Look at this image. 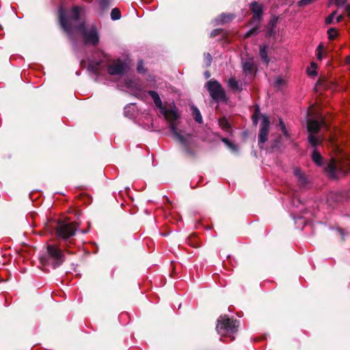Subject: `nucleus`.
Wrapping results in <instances>:
<instances>
[{"label": "nucleus", "mask_w": 350, "mask_h": 350, "mask_svg": "<svg viewBox=\"0 0 350 350\" xmlns=\"http://www.w3.org/2000/svg\"><path fill=\"white\" fill-rule=\"evenodd\" d=\"M82 13L83 9L81 7L72 8L68 15L60 8L59 15L61 26L68 34L79 32L86 44L96 45L99 42L97 29L93 25H85Z\"/></svg>", "instance_id": "nucleus-1"}, {"label": "nucleus", "mask_w": 350, "mask_h": 350, "mask_svg": "<svg viewBox=\"0 0 350 350\" xmlns=\"http://www.w3.org/2000/svg\"><path fill=\"white\" fill-rule=\"evenodd\" d=\"M148 94L153 100L155 105L160 110V113L164 116L165 119L169 123V127L174 137L184 147L185 151L191 154L189 146L192 144V136L189 134H183L181 131H178L176 125V121L180 117L178 109L174 103L169 105L168 107L163 105L159 95L154 91H149Z\"/></svg>", "instance_id": "nucleus-2"}, {"label": "nucleus", "mask_w": 350, "mask_h": 350, "mask_svg": "<svg viewBox=\"0 0 350 350\" xmlns=\"http://www.w3.org/2000/svg\"><path fill=\"white\" fill-rule=\"evenodd\" d=\"M126 64L120 59H109L105 55H102L99 61L89 60L88 69L95 75H101L103 72L111 76H122L126 72Z\"/></svg>", "instance_id": "nucleus-3"}, {"label": "nucleus", "mask_w": 350, "mask_h": 350, "mask_svg": "<svg viewBox=\"0 0 350 350\" xmlns=\"http://www.w3.org/2000/svg\"><path fill=\"white\" fill-rule=\"evenodd\" d=\"M216 327L217 333L221 336L228 337L230 340L234 338V334L237 332L239 327V321L230 319L226 316H221Z\"/></svg>", "instance_id": "nucleus-4"}, {"label": "nucleus", "mask_w": 350, "mask_h": 350, "mask_svg": "<svg viewBox=\"0 0 350 350\" xmlns=\"http://www.w3.org/2000/svg\"><path fill=\"white\" fill-rule=\"evenodd\" d=\"M310 115L309 111H308V116L309 117ZM323 122L322 121H319L316 120H312L308 118V131L309 132L308 140L310 144L316 147L319 145L322 139H320L317 136V133H318L320 127L323 125Z\"/></svg>", "instance_id": "nucleus-5"}, {"label": "nucleus", "mask_w": 350, "mask_h": 350, "mask_svg": "<svg viewBox=\"0 0 350 350\" xmlns=\"http://www.w3.org/2000/svg\"><path fill=\"white\" fill-rule=\"evenodd\" d=\"M57 235L63 239H68L74 236L76 232V227L73 223H67L64 221H59L55 226Z\"/></svg>", "instance_id": "nucleus-6"}, {"label": "nucleus", "mask_w": 350, "mask_h": 350, "mask_svg": "<svg viewBox=\"0 0 350 350\" xmlns=\"http://www.w3.org/2000/svg\"><path fill=\"white\" fill-rule=\"evenodd\" d=\"M207 90L212 98L217 101L223 100L226 98V94L221 84L217 81L210 80L206 83Z\"/></svg>", "instance_id": "nucleus-7"}, {"label": "nucleus", "mask_w": 350, "mask_h": 350, "mask_svg": "<svg viewBox=\"0 0 350 350\" xmlns=\"http://www.w3.org/2000/svg\"><path fill=\"white\" fill-rule=\"evenodd\" d=\"M47 252L49 256L54 260L55 267L61 265L64 261L63 252L57 247L49 245L47 246Z\"/></svg>", "instance_id": "nucleus-8"}, {"label": "nucleus", "mask_w": 350, "mask_h": 350, "mask_svg": "<svg viewBox=\"0 0 350 350\" xmlns=\"http://www.w3.org/2000/svg\"><path fill=\"white\" fill-rule=\"evenodd\" d=\"M270 122L269 118L266 115L262 116V122L258 135V142L264 144L267 141Z\"/></svg>", "instance_id": "nucleus-9"}, {"label": "nucleus", "mask_w": 350, "mask_h": 350, "mask_svg": "<svg viewBox=\"0 0 350 350\" xmlns=\"http://www.w3.org/2000/svg\"><path fill=\"white\" fill-rule=\"evenodd\" d=\"M325 172L332 178H337V173H344L342 170L339 169L336 161L334 159H332L325 167Z\"/></svg>", "instance_id": "nucleus-10"}, {"label": "nucleus", "mask_w": 350, "mask_h": 350, "mask_svg": "<svg viewBox=\"0 0 350 350\" xmlns=\"http://www.w3.org/2000/svg\"><path fill=\"white\" fill-rule=\"evenodd\" d=\"M251 10L253 13V23H259L262 14V5L257 2H252L251 4Z\"/></svg>", "instance_id": "nucleus-11"}, {"label": "nucleus", "mask_w": 350, "mask_h": 350, "mask_svg": "<svg viewBox=\"0 0 350 350\" xmlns=\"http://www.w3.org/2000/svg\"><path fill=\"white\" fill-rule=\"evenodd\" d=\"M242 68L246 75L252 74L255 70L253 58L250 57L243 61Z\"/></svg>", "instance_id": "nucleus-12"}, {"label": "nucleus", "mask_w": 350, "mask_h": 350, "mask_svg": "<svg viewBox=\"0 0 350 350\" xmlns=\"http://www.w3.org/2000/svg\"><path fill=\"white\" fill-rule=\"evenodd\" d=\"M228 85L234 91L240 92L242 90V85L233 77L228 79Z\"/></svg>", "instance_id": "nucleus-13"}, {"label": "nucleus", "mask_w": 350, "mask_h": 350, "mask_svg": "<svg viewBox=\"0 0 350 350\" xmlns=\"http://www.w3.org/2000/svg\"><path fill=\"white\" fill-rule=\"evenodd\" d=\"M294 174L297 177L298 181L301 186H304L307 183V178L301 171L298 168L294 169Z\"/></svg>", "instance_id": "nucleus-14"}, {"label": "nucleus", "mask_w": 350, "mask_h": 350, "mask_svg": "<svg viewBox=\"0 0 350 350\" xmlns=\"http://www.w3.org/2000/svg\"><path fill=\"white\" fill-rule=\"evenodd\" d=\"M234 18V16L231 14H221L217 18L215 19L217 23H226Z\"/></svg>", "instance_id": "nucleus-15"}, {"label": "nucleus", "mask_w": 350, "mask_h": 350, "mask_svg": "<svg viewBox=\"0 0 350 350\" xmlns=\"http://www.w3.org/2000/svg\"><path fill=\"white\" fill-rule=\"evenodd\" d=\"M267 47L265 45L260 46V55L263 62H265L266 64H268V63L269 62V58L267 55Z\"/></svg>", "instance_id": "nucleus-16"}, {"label": "nucleus", "mask_w": 350, "mask_h": 350, "mask_svg": "<svg viewBox=\"0 0 350 350\" xmlns=\"http://www.w3.org/2000/svg\"><path fill=\"white\" fill-rule=\"evenodd\" d=\"M312 159L313 161L317 165H321L322 161H323V157L321 156L319 152L317 151L316 149H314L312 154Z\"/></svg>", "instance_id": "nucleus-17"}, {"label": "nucleus", "mask_w": 350, "mask_h": 350, "mask_svg": "<svg viewBox=\"0 0 350 350\" xmlns=\"http://www.w3.org/2000/svg\"><path fill=\"white\" fill-rule=\"evenodd\" d=\"M221 141L226 144V146L233 152H238V148L237 145L230 142L227 138L223 137Z\"/></svg>", "instance_id": "nucleus-18"}, {"label": "nucleus", "mask_w": 350, "mask_h": 350, "mask_svg": "<svg viewBox=\"0 0 350 350\" xmlns=\"http://www.w3.org/2000/svg\"><path fill=\"white\" fill-rule=\"evenodd\" d=\"M221 141L226 144V146L233 152H238V148L237 145L230 142L227 138L223 137Z\"/></svg>", "instance_id": "nucleus-19"}, {"label": "nucleus", "mask_w": 350, "mask_h": 350, "mask_svg": "<svg viewBox=\"0 0 350 350\" xmlns=\"http://www.w3.org/2000/svg\"><path fill=\"white\" fill-rule=\"evenodd\" d=\"M193 116L196 122L201 123L202 122V117L199 109L197 107H193Z\"/></svg>", "instance_id": "nucleus-20"}, {"label": "nucleus", "mask_w": 350, "mask_h": 350, "mask_svg": "<svg viewBox=\"0 0 350 350\" xmlns=\"http://www.w3.org/2000/svg\"><path fill=\"white\" fill-rule=\"evenodd\" d=\"M317 65L314 62H312L310 64V67L308 68L307 72L310 76H316L317 75Z\"/></svg>", "instance_id": "nucleus-21"}, {"label": "nucleus", "mask_w": 350, "mask_h": 350, "mask_svg": "<svg viewBox=\"0 0 350 350\" xmlns=\"http://www.w3.org/2000/svg\"><path fill=\"white\" fill-rule=\"evenodd\" d=\"M111 18L112 20L116 21L121 18V13L119 9L113 8L111 12Z\"/></svg>", "instance_id": "nucleus-22"}, {"label": "nucleus", "mask_w": 350, "mask_h": 350, "mask_svg": "<svg viewBox=\"0 0 350 350\" xmlns=\"http://www.w3.org/2000/svg\"><path fill=\"white\" fill-rule=\"evenodd\" d=\"M285 85V81L284 79L278 77L274 81V86L277 89H281Z\"/></svg>", "instance_id": "nucleus-23"}, {"label": "nucleus", "mask_w": 350, "mask_h": 350, "mask_svg": "<svg viewBox=\"0 0 350 350\" xmlns=\"http://www.w3.org/2000/svg\"><path fill=\"white\" fill-rule=\"evenodd\" d=\"M219 126L224 130L228 131L230 129V124L225 119H220L219 121Z\"/></svg>", "instance_id": "nucleus-24"}, {"label": "nucleus", "mask_w": 350, "mask_h": 350, "mask_svg": "<svg viewBox=\"0 0 350 350\" xmlns=\"http://www.w3.org/2000/svg\"><path fill=\"white\" fill-rule=\"evenodd\" d=\"M275 25H276V21H275V20H273L269 23V31H268L269 36H272L273 35V33H274L273 29L275 27Z\"/></svg>", "instance_id": "nucleus-25"}, {"label": "nucleus", "mask_w": 350, "mask_h": 350, "mask_svg": "<svg viewBox=\"0 0 350 350\" xmlns=\"http://www.w3.org/2000/svg\"><path fill=\"white\" fill-rule=\"evenodd\" d=\"M258 25H256V27H254L253 28H252L251 29H250L248 31H247L245 34V38H249L253 35H255L257 33V29H258Z\"/></svg>", "instance_id": "nucleus-26"}, {"label": "nucleus", "mask_w": 350, "mask_h": 350, "mask_svg": "<svg viewBox=\"0 0 350 350\" xmlns=\"http://www.w3.org/2000/svg\"><path fill=\"white\" fill-rule=\"evenodd\" d=\"M98 1L99 6L101 10H105V8H107V7L110 3V0H98Z\"/></svg>", "instance_id": "nucleus-27"}, {"label": "nucleus", "mask_w": 350, "mask_h": 350, "mask_svg": "<svg viewBox=\"0 0 350 350\" xmlns=\"http://www.w3.org/2000/svg\"><path fill=\"white\" fill-rule=\"evenodd\" d=\"M279 125L281 128V130L283 133V134L286 137H289V135L288 133V131L286 129V126H285V124L284 123V122L282 120H280V123H279Z\"/></svg>", "instance_id": "nucleus-28"}, {"label": "nucleus", "mask_w": 350, "mask_h": 350, "mask_svg": "<svg viewBox=\"0 0 350 350\" xmlns=\"http://www.w3.org/2000/svg\"><path fill=\"white\" fill-rule=\"evenodd\" d=\"M328 37L330 40H333L336 36V31L334 29H329L327 31Z\"/></svg>", "instance_id": "nucleus-29"}, {"label": "nucleus", "mask_w": 350, "mask_h": 350, "mask_svg": "<svg viewBox=\"0 0 350 350\" xmlns=\"http://www.w3.org/2000/svg\"><path fill=\"white\" fill-rule=\"evenodd\" d=\"M204 60H205L206 65L207 66H209L212 62L211 55L209 53L204 54Z\"/></svg>", "instance_id": "nucleus-30"}, {"label": "nucleus", "mask_w": 350, "mask_h": 350, "mask_svg": "<svg viewBox=\"0 0 350 350\" xmlns=\"http://www.w3.org/2000/svg\"><path fill=\"white\" fill-rule=\"evenodd\" d=\"M259 115V109L258 107L256 109L254 113L253 114L252 118H253V122L255 125L258 123V118Z\"/></svg>", "instance_id": "nucleus-31"}, {"label": "nucleus", "mask_w": 350, "mask_h": 350, "mask_svg": "<svg viewBox=\"0 0 350 350\" xmlns=\"http://www.w3.org/2000/svg\"><path fill=\"white\" fill-rule=\"evenodd\" d=\"M336 15V12H334L331 15L327 17L325 22L327 24H329L332 23L333 20L335 18V16Z\"/></svg>", "instance_id": "nucleus-32"}, {"label": "nucleus", "mask_w": 350, "mask_h": 350, "mask_svg": "<svg viewBox=\"0 0 350 350\" xmlns=\"http://www.w3.org/2000/svg\"><path fill=\"white\" fill-rule=\"evenodd\" d=\"M322 49H323V46L321 44H319L317 48V50H318L317 59L319 60H321L323 59Z\"/></svg>", "instance_id": "nucleus-33"}, {"label": "nucleus", "mask_w": 350, "mask_h": 350, "mask_svg": "<svg viewBox=\"0 0 350 350\" xmlns=\"http://www.w3.org/2000/svg\"><path fill=\"white\" fill-rule=\"evenodd\" d=\"M137 71L139 72H144V66H143V62L142 61H140L138 63V65H137Z\"/></svg>", "instance_id": "nucleus-34"}, {"label": "nucleus", "mask_w": 350, "mask_h": 350, "mask_svg": "<svg viewBox=\"0 0 350 350\" xmlns=\"http://www.w3.org/2000/svg\"><path fill=\"white\" fill-rule=\"evenodd\" d=\"M219 32H220V29H214L213 31H211V36L215 37L217 35H218L219 33Z\"/></svg>", "instance_id": "nucleus-35"}, {"label": "nucleus", "mask_w": 350, "mask_h": 350, "mask_svg": "<svg viewBox=\"0 0 350 350\" xmlns=\"http://www.w3.org/2000/svg\"><path fill=\"white\" fill-rule=\"evenodd\" d=\"M312 0H301L299 1L300 5H306L309 4Z\"/></svg>", "instance_id": "nucleus-36"}, {"label": "nucleus", "mask_w": 350, "mask_h": 350, "mask_svg": "<svg viewBox=\"0 0 350 350\" xmlns=\"http://www.w3.org/2000/svg\"><path fill=\"white\" fill-rule=\"evenodd\" d=\"M345 3V0H336V4L337 5H342Z\"/></svg>", "instance_id": "nucleus-37"}, {"label": "nucleus", "mask_w": 350, "mask_h": 350, "mask_svg": "<svg viewBox=\"0 0 350 350\" xmlns=\"http://www.w3.org/2000/svg\"><path fill=\"white\" fill-rule=\"evenodd\" d=\"M335 17H336V20L337 23L341 21L342 19V15H338L337 16H335Z\"/></svg>", "instance_id": "nucleus-38"}, {"label": "nucleus", "mask_w": 350, "mask_h": 350, "mask_svg": "<svg viewBox=\"0 0 350 350\" xmlns=\"http://www.w3.org/2000/svg\"><path fill=\"white\" fill-rule=\"evenodd\" d=\"M346 12L348 14V16L350 17V5L347 6L346 8Z\"/></svg>", "instance_id": "nucleus-39"}, {"label": "nucleus", "mask_w": 350, "mask_h": 350, "mask_svg": "<svg viewBox=\"0 0 350 350\" xmlns=\"http://www.w3.org/2000/svg\"><path fill=\"white\" fill-rule=\"evenodd\" d=\"M205 75H206V78H208V77H210L209 73H208V72H205Z\"/></svg>", "instance_id": "nucleus-40"}, {"label": "nucleus", "mask_w": 350, "mask_h": 350, "mask_svg": "<svg viewBox=\"0 0 350 350\" xmlns=\"http://www.w3.org/2000/svg\"><path fill=\"white\" fill-rule=\"evenodd\" d=\"M85 62L83 60H82V61L81 62V65L83 66V64H85Z\"/></svg>", "instance_id": "nucleus-41"}, {"label": "nucleus", "mask_w": 350, "mask_h": 350, "mask_svg": "<svg viewBox=\"0 0 350 350\" xmlns=\"http://www.w3.org/2000/svg\"><path fill=\"white\" fill-rule=\"evenodd\" d=\"M347 62H350V57L347 58Z\"/></svg>", "instance_id": "nucleus-42"}, {"label": "nucleus", "mask_w": 350, "mask_h": 350, "mask_svg": "<svg viewBox=\"0 0 350 350\" xmlns=\"http://www.w3.org/2000/svg\"><path fill=\"white\" fill-rule=\"evenodd\" d=\"M83 233H86L87 230L82 231Z\"/></svg>", "instance_id": "nucleus-43"}]
</instances>
